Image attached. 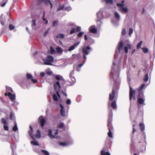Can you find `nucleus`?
<instances>
[{"label":"nucleus","mask_w":155,"mask_h":155,"mask_svg":"<svg viewBox=\"0 0 155 155\" xmlns=\"http://www.w3.org/2000/svg\"><path fill=\"white\" fill-rule=\"evenodd\" d=\"M112 110H111L109 112L107 124V127L109 131L107 134L108 136L110 138H113V134L112 131H113L114 129L112 124Z\"/></svg>","instance_id":"obj_1"},{"label":"nucleus","mask_w":155,"mask_h":155,"mask_svg":"<svg viewBox=\"0 0 155 155\" xmlns=\"http://www.w3.org/2000/svg\"><path fill=\"white\" fill-rule=\"evenodd\" d=\"M54 58L52 56L50 55H48L47 57L45 63L46 65H51L52 64L51 62H52Z\"/></svg>","instance_id":"obj_2"},{"label":"nucleus","mask_w":155,"mask_h":155,"mask_svg":"<svg viewBox=\"0 0 155 155\" xmlns=\"http://www.w3.org/2000/svg\"><path fill=\"white\" fill-rule=\"evenodd\" d=\"M135 90H133L132 88L131 87V86H130V93H129V98L130 101H131L132 99V98L133 97V96L134 100H135V97L134 96V95L135 94Z\"/></svg>","instance_id":"obj_3"},{"label":"nucleus","mask_w":155,"mask_h":155,"mask_svg":"<svg viewBox=\"0 0 155 155\" xmlns=\"http://www.w3.org/2000/svg\"><path fill=\"white\" fill-rule=\"evenodd\" d=\"M38 121V122L40 124L41 127H43L44 126L46 123L45 120L43 116H41L39 117Z\"/></svg>","instance_id":"obj_4"},{"label":"nucleus","mask_w":155,"mask_h":155,"mask_svg":"<svg viewBox=\"0 0 155 155\" xmlns=\"http://www.w3.org/2000/svg\"><path fill=\"white\" fill-rule=\"evenodd\" d=\"M82 50L83 52L85 55H87L89 54V52L91 50V49L90 47L87 46L83 48Z\"/></svg>","instance_id":"obj_5"},{"label":"nucleus","mask_w":155,"mask_h":155,"mask_svg":"<svg viewBox=\"0 0 155 155\" xmlns=\"http://www.w3.org/2000/svg\"><path fill=\"white\" fill-rule=\"evenodd\" d=\"M115 91L113 88L111 93L109 94V99L110 101H112L114 98L115 96Z\"/></svg>","instance_id":"obj_6"},{"label":"nucleus","mask_w":155,"mask_h":155,"mask_svg":"<svg viewBox=\"0 0 155 155\" xmlns=\"http://www.w3.org/2000/svg\"><path fill=\"white\" fill-rule=\"evenodd\" d=\"M74 70H73L69 74L70 78L73 82H74L76 81V79L74 76Z\"/></svg>","instance_id":"obj_7"},{"label":"nucleus","mask_w":155,"mask_h":155,"mask_svg":"<svg viewBox=\"0 0 155 155\" xmlns=\"http://www.w3.org/2000/svg\"><path fill=\"white\" fill-rule=\"evenodd\" d=\"M59 105L61 107L60 114L62 116L65 117L66 116V115L65 114V112L64 110V107L61 104H59Z\"/></svg>","instance_id":"obj_8"},{"label":"nucleus","mask_w":155,"mask_h":155,"mask_svg":"<svg viewBox=\"0 0 155 155\" xmlns=\"http://www.w3.org/2000/svg\"><path fill=\"white\" fill-rule=\"evenodd\" d=\"M123 47V41H120L118 44L117 48L118 49V51L120 52L121 50H122Z\"/></svg>","instance_id":"obj_9"},{"label":"nucleus","mask_w":155,"mask_h":155,"mask_svg":"<svg viewBox=\"0 0 155 155\" xmlns=\"http://www.w3.org/2000/svg\"><path fill=\"white\" fill-rule=\"evenodd\" d=\"M7 96H8L10 100L12 101H13L15 99V95L12 94L11 93L8 94Z\"/></svg>","instance_id":"obj_10"},{"label":"nucleus","mask_w":155,"mask_h":155,"mask_svg":"<svg viewBox=\"0 0 155 155\" xmlns=\"http://www.w3.org/2000/svg\"><path fill=\"white\" fill-rule=\"evenodd\" d=\"M40 1L44 2L47 5H48L50 4L51 6V8L52 9L53 8L52 4L50 0H38Z\"/></svg>","instance_id":"obj_11"},{"label":"nucleus","mask_w":155,"mask_h":155,"mask_svg":"<svg viewBox=\"0 0 155 155\" xmlns=\"http://www.w3.org/2000/svg\"><path fill=\"white\" fill-rule=\"evenodd\" d=\"M57 128L59 129H63L64 130L65 129V126L63 122L60 123L57 126Z\"/></svg>","instance_id":"obj_12"},{"label":"nucleus","mask_w":155,"mask_h":155,"mask_svg":"<svg viewBox=\"0 0 155 155\" xmlns=\"http://www.w3.org/2000/svg\"><path fill=\"white\" fill-rule=\"evenodd\" d=\"M89 30L91 32L93 33H96L97 32V30L96 28L93 26H91L89 28Z\"/></svg>","instance_id":"obj_13"},{"label":"nucleus","mask_w":155,"mask_h":155,"mask_svg":"<svg viewBox=\"0 0 155 155\" xmlns=\"http://www.w3.org/2000/svg\"><path fill=\"white\" fill-rule=\"evenodd\" d=\"M79 42H78L70 47L68 50V51H71V50H74L75 48L77 47L78 45L79 44Z\"/></svg>","instance_id":"obj_14"},{"label":"nucleus","mask_w":155,"mask_h":155,"mask_svg":"<svg viewBox=\"0 0 155 155\" xmlns=\"http://www.w3.org/2000/svg\"><path fill=\"white\" fill-rule=\"evenodd\" d=\"M145 99L144 98H140L138 97L137 101L138 104H143L144 102Z\"/></svg>","instance_id":"obj_15"},{"label":"nucleus","mask_w":155,"mask_h":155,"mask_svg":"<svg viewBox=\"0 0 155 155\" xmlns=\"http://www.w3.org/2000/svg\"><path fill=\"white\" fill-rule=\"evenodd\" d=\"M131 48V45L130 44L128 43L127 44V46H125L124 48L125 52L126 53L128 52V49H130Z\"/></svg>","instance_id":"obj_16"},{"label":"nucleus","mask_w":155,"mask_h":155,"mask_svg":"<svg viewBox=\"0 0 155 155\" xmlns=\"http://www.w3.org/2000/svg\"><path fill=\"white\" fill-rule=\"evenodd\" d=\"M12 92L13 90L11 87H6V92L5 93V95L7 96L8 94L9 93H11V92Z\"/></svg>","instance_id":"obj_17"},{"label":"nucleus","mask_w":155,"mask_h":155,"mask_svg":"<svg viewBox=\"0 0 155 155\" xmlns=\"http://www.w3.org/2000/svg\"><path fill=\"white\" fill-rule=\"evenodd\" d=\"M107 151H109L108 148L106 146H105L103 148L102 150L101 151V155H103V153Z\"/></svg>","instance_id":"obj_18"},{"label":"nucleus","mask_w":155,"mask_h":155,"mask_svg":"<svg viewBox=\"0 0 155 155\" xmlns=\"http://www.w3.org/2000/svg\"><path fill=\"white\" fill-rule=\"evenodd\" d=\"M139 126L141 131H143L145 129V126L144 124L142 123H140L139 124Z\"/></svg>","instance_id":"obj_19"},{"label":"nucleus","mask_w":155,"mask_h":155,"mask_svg":"<svg viewBox=\"0 0 155 155\" xmlns=\"http://www.w3.org/2000/svg\"><path fill=\"white\" fill-rule=\"evenodd\" d=\"M64 37V35L63 34L60 33L57 35L56 38H60L62 39Z\"/></svg>","instance_id":"obj_20"},{"label":"nucleus","mask_w":155,"mask_h":155,"mask_svg":"<svg viewBox=\"0 0 155 155\" xmlns=\"http://www.w3.org/2000/svg\"><path fill=\"white\" fill-rule=\"evenodd\" d=\"M48 136L51 138H54L55 136L52 134V131L51 129H49L48 130Z\"/></svg>","instance_id":"obj_21"},{"label":"nucleus","mask_w":155,"mask_h":155,"mask_svg":"<svg viewBox=\"0 0 155 155\" xmlns=\"http://www.w3.org/2000/svg\"><path fill=\"white\" fill-rule=\"evenodd\" d=\"M138 92V97L144 98L143 93L141 91H137Z\"/></svg>","instance_id":"obj_22"},{"label":"nucleus","mask_w":155,"mask_h":155,"mask_svg":"<svg viewBox=\"0 0 155 155\" xmlns=\"http://www.w3.org/2000/svg\"><path fill=\"white\" fill-rule=\"evenodd\" d=\"M119 11L120 12H123L125 13H127L128 11V9L126 8H123V7L119 9Z\"/></svg>","instance_id":"obj_23"},{"label":"nucleus","mask_w":155,"mask_h":155,"mask_svg":"<svg viewBox=\"0 0 155 155\" xmlns=\"http://www.w3.org/2000/svg\"><path fill=\"white\" fill-rule=\"evenodd\" d=\"M111 106L113 109H115L117 108L116 101H113L111 104Z\"/></svg>","instance_id":"obj_24"},{"label":"nucleus","mask_w":155,"mask_h":155,"mask_svg":"<svg viewBox=\"0 0 155 155\" xmlns=\"http://www.w3.org/2000/svg\"><path fill=\"white\" fill-rule=\"evenodd\" d=\"M32 131L33 130H30L28 131V134L32 138V139L34 140H35V138L34 137L33 134H32Z\"/></svg>","instance_id":"obj_25"},{"label":"nucleus","mask_w":155,"mask_h":155,"mask_svg":"<svg viewBox=\"0 0 155 155\" xmlns=\"http://www.w3.org/2000/svg\"><path fill=\"white\" fill-rule=\"evenodd\" d=\"M41 132L39 130H38L36 132V134L35 135V137L37 138H40L41 137Z\"/></svg>","instance_id":"obj_26"},{"label":"nucleus","mask_w":155,"mask_h":155,"mask_svg":"<svg viewBox=\"0 0 155 155\" xmlns=\"http://www.w3.org/2000/svg\"><path fill=\"white\" fill-rule=\"evenodd\" d=\"M56 80L59 81L63 79L62 77L60 75H58L55 77Z\"/></svg>","instance_id":"obj_27"},{"label":"nucleus","mask_w":155,"mask_h":155,"mask_svg":"<svg viewBox=\"0 0 155 155\" xmlns=\"http://www.w3.org/2000/svg\"><path fill=\"white\" fill-rule=\"evenodd\" d=\"M33 22L32 24H31V27L34 29H35V26H36V20H34L32 21Z\"/></svg>","instance_id":"obj_28"},{"label":"nucleus","mask_w":155,"mask_h":155,"mask_svg":"<svg viewBox=\"0 0 155 155\" xmlns=\"http://www.w3.org/2000/svg\"><path fill=\"white\" fill-rule=\"evenodd\" d=\"M50 51L51 54H53L55 52L54 49L52 46L50 47Z\"/></svg>","instance_id":"obj_29"},{"label":"nucleus","mask_w":155,"mask_h":155,"mask_svg":"<svg viewBox=\"0 0 155 155\" xmlns=\"http://www.w3.org/2000/svg\"><path fill=\"white\" fill-rule=\"evenodd\" d=\"M75 32H76L75 28H72L70 31L69 34L71 35Z\"/></svg>","instance_id":"obj_30"},{"label":"nucleus","mask_w":155,"mask_h":155,"mask_svg":"<svg viewBox=\"0 0 155 155\" xmlns=\"http://www.w3.org/2000/svg\"><path fill=\"white\" fill-rule=\"evenodd\" d=\"M15 124L12 128V130L16 132L18 130V128L16 122H15Z\"/></svg>","instance_id":"obj_31"},{"label":"nucleus","mask_w":155,"mask_h":155,"mask_svg":"<svg viewBox=\"0 0 155 155\" xmlns=\"http://www.w3.org/2000/svg\"><path fill=\"white\" fill-rule=\"evenodd\" d=\"M15 116L14 115L13 113L12 112H11L10 113V115L9 117L10 119L11 120H13Z\"/></svg>","instance_id":"obj_32"},{"label":"nucleus","mask_w":155,"mask_h":155,"mask_svg":"<svg viewBox=\"0 0 155 155\" xmlns=\"http://www.w3.org/2000/svg\"><path fill=\"white\" fill-rule=\"evenodd\" d=\"M41 152L43 153L45 155H49V153L47 151L45 150H41Z\"/></svg>","instance_id":"obj_33"},{"label":"nucleus","mask_w":155,"mask_h":155,"mask_svg":"<svg viewBox=\"0 0 155 155\" xmlns=\"http://www.w3.org/2000/svg\"><path fill=\"white\" fill-rule=\"evenodd\" d=\"M145 86V84H142L140 86L138 89L137 90V91H141V90L143 89V87Z\"/></svg>","instance_id":"obj_34"},{"label":"nucleus","mask_w":155,"mask_h":155,"mask_svg":"<svg viewBox=\"0 0 155 155\" xmlns=\"http://www.w3.org/2000/svg\"><path fill=\"white\" fill-rule=\"evenodd\" d=\"M105 2L106 4H110L111 5L113 4V0H105Z\"/></svg>","instance_id":"obj_35"},{"label":"nucleus","mask_w":155,"mask_h":155,"mask_svg":"<svg viewBox=\"0 0 155 155\" xmlns=\"http://www.w3.org/2000/svg\"><path fill=\"white\" fill-rule=\"evenodd\" d=\"M31 143L32 144L35 146H38L39 145L38 142L35 141H31Z\"/></svg>","instance_id":"obj_36"},{"label":"nucleus","mask_w":155,"mask_h":155,"mask_svg":"<svg viewBox=\"0 0 155 155\" xmlns=\"http://www.w3.org/2000/svg\"><path fill=\"white\" fill-rule=\"evenodd\" d=\"M114 15H115V17L117 19H118L120 18V16L119 15L117 12H114Z\"/></svg>","instance_id":"obj_37"},{"label":"nucleus","mask_w":155,"mask_h":155,"mask_svg":"<svg viewBox=\"0 0 155 155\" xmlns=\"http://www.w3.org/2000/svg\"><path fill=\"white\" fill-rule=\"evenodd\" d=\"M26 77L28 79H31L32 78V76L28 73H27L26 74Z\"/></svg>","instance_id":"obj_38"},{"label":"nucleus","mask_w":155,"mask_h":155,"mask_svg":"<svg viewBox=\"0 0 155 155\" xmlns=\"http://www.w3.org/2000/svg\"><path fill=\"white\" fill-rule=\"evenodd\" d=\"M53 100L56 101H58V98L57 95L55 94H54L53 95Z\"/></svg>","instance_id":"obj_39"},{"label":"nucleus","mask_w":155,"mask_h":155,"mask_svg":"<svg viewBox=\"0 0 155 155\" xmlns=\"http://www.w3.org/2000/svg\"><path fill=\"white\" fill-rule=\"evenodd\" d=\"M8 2V0H3L2 2H3V3L1 5V6L2 7H4L5 6L7 2Z\"/></svg>","instance_id":"obj_40"},{"label":"nucleus","mask_w":155,"mask_h":155,"mask_svg":"<svg viewBox=\"0 0 155 155\" xmlns=\"http://www.w3.org/2000/svg\"><path fill=\"white\" fill-rule=\"evenodd\" d=\"M56 85H57L58 86L59 88L60 89L61 87L60 85V84L59 83V82L58 81H57L56 82L55 84H54V87H56Z\"/></svg>","instance_id":"obj_41"},{"label":"nucleus","mask_w":155,"mask_h":155,"mask_svg":"<svg viewBox=\"0 0 155 155\" xmlns=\"http://www.w3.org/2000/svg\"><path fill=\"white\" fill-rule=\"evenodd\" d=\"M143 51L144 53H146L148 52V49L147 48H142Z\"/></svg>","instance_id":"obj_42"},{"label":"nucleus","mask_w":155,"mask_h":155,"mask_svg":"<svg viewBox=\"0 0 155 155\" xmlns=\"http://www.w3.org/2000/svg\"><path fill=\"white\" fill-rule=\"evenodd\" d=\"M148 78H149V77H148V74H147L145 75L144 78H143V80L147 82L148 81Z\"/></svg>","instance_id":"obj_43"},{"label":"nucleus","mask_w":155,"mask_h":155,"mask_svg":"<svg viewBox=\"0 0 155 155\" xmlns=\"http://www.w3.org/2000/svg\"><path fill=\"white\" fill-rule=\"evenodd\" d=\"M15 26L12 24H10L9 25V28L10 30H13L15 28Z\"/></svg>","instance_id":"obj_44"},{"label":"nucleus","mask_w":155,"mask_h":155,"mask_svg":"<svg viewBox=\"0 0 155 155\" xmlns=\"http://www.w3.org/2000/svg\"><path fill=\"white\" fill-rule=\"evenodd\" d=\"M142 43L143 42L142 41H140L137 44V49H139L140 48L141 46V45Z\"/></svg>","instance_id":"obj_45"},{"label":"nucleus","mask_w":155,"mask_h":155,"mask_svg":"<svg viewBox=\"0 0 155 155\" xmlns=\"http://www.w3.org/2000/svg\"><path fill=\"white\" fill-rule=\"evenodd\" d=\"M56 51L58 53H60L62 52L61 48L59 47H58L56 48Z\"/></svg>","instance_id":"obj_46"},{"label":"nucleus","mask_w":155,"mask_h":155,"mask_svg":"<svg viewBox=\"0 0 155 155\" xmlns=\"http://www.w3.org/2000/svg\"><path fill=\"white\" fill-rule=\"evenodd\" d=\"M1 121L2 123L6 125L7 124L6 120L4 118H2V119Z\"/></svg>","instance_id":"obj_47"},{"label":"nucleus","mask_w":155,"mask_h":155,"mask_svg":"<svg viewBox=\"0 0 155 155\" xmlns=\"http://www.w3.org/2000/svg\"><path fill=\"white\" fill-rule=\"evenodd\" d=\"M45 15V12L44 11L43 16V20L44 21H45V22L46 24H47L48 23V21L46 19L44 18Z\"/></svg>","instance_id":"obj_48"},{"label":"nucleus","mask_w":155,"mask_h":155,"mask_svg":"<svg viewBox=\"0 0 155 155\" xmlns=\"http://www.w3.org/2000/svg\"><path fill=\"white\" fill-rule=\"evenodd\" d=\"M117 6L118 7H120L121 8H123L124 6V4H122L121 3H117Z\"/></svg>","instance_id":"obj_49"},{"label":"nucleus","mask_w":155,"mask_h":155,"mask_svg":"<svg viewBox=\"0 0 155 155\" xmlns=\"http://www.w3.org/2000/svg\"><path fill=\"white\" fill-rule=\"evenodd\" d=\"M46 74L49 75H51L53 74L52 72L51 71H46Z\"/></svg>","instance_id":"obj_50"},{"label":"nucleus","mask_w":155,"mask_h":155,"mask_svg":"<svg viewBox=\"0 0 155 155\" xmlns=\"http://www.w3.org/2000/svg\"><path fill=\"white\" fill-rule=\"evenodd\" d=\"M133 29L131 28H130L129 29V36H130L133 33Z\"/></svg>","instance_id":"obj_51"},{"label":"nucleus","mask_w":155,"mask_h":155,"mask_svg":"<svg viewBox=\"0 0 155 155\" xmlns=\"http://www.w3.org/2000/svg\"><path fill=\"white\" fill-rule=\"evenodd\" d=\"M84 34V32H81L77 34V36L78 37L80 38L81 37L82 35Z\"/></svg>","instance_id":"obj_52"},{"label":"nucleus","mask_w":155,"mask_h":155,"mask_svg":"<svg viewBox=\"0 0 155 155\" xmlns=\"http://www.w3.org/2000/svg\"><path fill=\"white\" fill-rule=\"evenodd\" d=\"M10 147H11V150H12V153L13 154H14V146L11 143V146H10Z\"/></svg>","instance_id":"obj_53"},{"label":"nucleus","mask_w":155,"mask_h":155,"mask_svg":"<svg viewBox=\"0 0 155 155\" xmlns=\"http://www.w3.org/2000/svg\"><path fill=\"white\" fill-rule=\"evenodd\" d=\"M81 27L80 26H78L76 29V32H78L81 31Z\"/></svg>","instance_id":"obj_54"},{"label":"nucleus","mask_w":155,"mask_h":155,"mask_svg":"<svg viewBox=\"0 0 155 155\" xmlns=\"http://www.w3.org/2000/svg\"><path fill=\"white\" fill-rule=\"evenodd\" d=\"M121 34H122V35H125L126 31H125V29L124 28H123L122 29Z\"/></svg>","instance_id":"obj_55"},{"label":"nucleus","mask_w":155,"mask_h":155,"mask_svg":"<svg viewBox=\"0 0 155 155\" xmlns=\"http://www.w3.org/2000/svg\"><path fill=\"white\" fill-rule=\"evenodd\" d=\"M58 21H54L53 22L52 25L53 26H55L57 25Z\"/></svg>","instance_id":"obj_56"},{"label":"nucleus","mask_w":155,"mask_h":155,"mask_svg":"<svg viewBox=\"0 0 155 155\" xmlns=\"http://www.w3.org/2000/svg\"><path fill=\"white\" fill-rule=\"evenodd\" d=\"M109 151H107L103 153V155H110V154L109 152Z\"/></svg>","instance_id":"obj_57"},{"label":"nucleus","mask_w":155,"mask_h":155,"mask_svg":"<svg viewBox=\"0 0 155 155\" xmlns=\"http://www.w3.org/2000/svg\"><path fill=\"white\" fill-rule=\"evenodd\" d=\"M59 145H60L64 146L66 145H67V144L65 143L61 142H60L59 143Z\"/></svg>","instance_id":"obj_58"},{"label":"nucleus","mask_w":155,"mask_h":155,"mask_svg":"<svg viewBox=\"0 0 155 155\" xmlns=\"http://www.w3.org/2000/svg\"><path fill=\"white\" fill-rule=\"evenodd\" d=\"M71 101L70 99H68L66 101V103L68 104H71Z\"/></svg>","instance_id":"obj_59"},{"label":"nucleus","mask_w":155,"mask_h":155,"mask_svg":"<svg viewBox=\"0 0 155 155\" xmlns=\"http://www.w3.org/2000/svg\"><path fill=\"white\" fill-rule=\"evenodd\" d=\"M61 93L64 96H65L66 97H67V94L66 93V92H65L64 91H61Z\"/></svg>","instance_id":"obj_60"},{"label":"nucleus","mask_w":155,"mask_h":155,"mask_svg":"<svg viewBox=\"0 0 155 155\" xmlns=\"http://www.w3.org/2000/svg\"><path fill=\"white\" fill-rule=\"evenodd\" d=\"M4 128L5 130L7 131H8L9 130L8 127L7 126L4 125Z\"/></svg>","instance_id":"obj_61"},{"label":"nucleus","mask_w":155,"mask_h":155,"mask_svg":"<svg viewBox=\"0 0 155 155\" xmlns=\"http://www.w3.org/2000/svg\"><path fill=\"white\" fill-rule=\"evenodd\" d=\"M64 8V6H60L57 9V11H58L60 10H62Z\"/></svg>","instance_id":"obj_62"},{"label":"nucleus","mask_w":155,"mask_h":155,"mask_svg":"<svg viewBox=\"0 0 155 155\" xmlns=\"http://www.w3.org/2000/svg\"><path fill=\"white\" fill-rule=\"evenodd\" d=\"M49 30V29H48V30L46 31L44 33V36L45 37L48 34Z\"/></svg>","instance_id":"obj_63"},{"label":"nucleus","mask_w":155,"mask_h":155,"mask_svg":"<svg viewBox=\"0 0 155 155\" xmlns=\"http://www.w3.org/2000/svg\"><path fill=\"white\" fill-rule=\"evenodd\" d=\"M45 74L44 72H41L40 73V75L41 77H43L45 76Z\"/></svg>","instance_id":"obj_64"}]
</instances>
